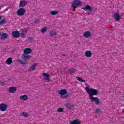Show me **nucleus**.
Here are the masks:
<instances>
[{
    "instance_id": "5701e85b",
    "label": "nucleus",
    "mask_w": 124,
    "mask_h": 124,
    "mask_svg": "<svg viewBox=\"0 0 124 124\" xmlns=\"http://www.w3.org/2000/svg\"><path fill=\"white\" fill-rule=\"evenodd\" d=\"M20 115L23 118H28L30 116L27 112H23L20 114Z\"/></svg>"
},
{
    "instance_id": "473e14b6",
    "label": "nucleus",
    "mask_w": 124,
    "mask_h": 124,
    "mask_svg": "<svg viewBox=\"0 0 124 124\" xmlns=\"http://www.w3.org/2000/svg\"><path fill=\"white\" fill-rule=\"evenodd\" d=\"M75 9H76V8H73V12H74V11H75Z\"/></svg>"
},
{
    "instance_id": "dca6fc26",
    "label": "nucleus",
    "mask_w": 124,
    "mask_h": 124,
    "mask_svg": "<svg viewBox=\"0 0 124 124\" xmlns=\"http://www.w3.org/2000/svg\"><path fill=\"white\" fill-rule=\"evenodd\" d=\"M113 17L117 21H120V20H121V16H120V15L117 13L113 15Z\"/></svg>"
},
{
    "instance_id": "aec40b11",
    "label": "nucleus",
    "mask_w": 124,
    "mask_h": 124,
    "mask_svg": "<svg viewBox=\"0 0 124 124\" xmlns=\"http://www.w3.org/2000/svg\"><path fill=\"white\" fill-rule=\"evenodd\" d=\"M19 98L21 100H24V101H27L28 100V96L27 95H20Z\"/></svg>"
},
{
    "instance_id": "7ed1b4c3",
    "label": "nucleus",
    "mask_w": 124,
    "mask_h": 124,
    "mask_svg": "<svg viewBox=\"0 0 124 124\" xmlns=\"http://www.w3.org/2000/svg\"><path fill=\"white\" fill-rule=\"evenodd\" d=\"M83 2L82 1L78 0H75L73 1L71 7L72 8H77L78 6H79V5H82Z\"/></svg>"
},
{
    "instance_id": "4468645a",
    "label": "nucleus",
    "mask_w": 124,
    "mask_h": 124,
    "mask_svg": "<svg viewBox=\"0 0 124 124\" xmlns=\"http://www.w3.org/2000/svg\"><path fill=\"white\" fill-rule=\"evenodd\" d=\"M65 106L68 110H71L72 108H74V106L70 103H67L65 104Z\"/></svg>"
},
{
    "instance_id": "9b49d317",
    "label": "nucleus",
    "mask_w": 124,
    "mask_h": 124,
    "mask_svg": "<svg viewBox=\"0 0 124 124\" xmlns=\"http://www.w3.org/2000/svg\"><path fill=\"white\" fill-rule=\"evenodd\" d=\"M14 38H18L20 37V32L18 31H14L12 33Z\"/></svg>"
},
{
    "instance_id": "6ab92c4d",
    "label": "nucleus",
    "mask_w": 124,
    "mask_h": 124,
    "mask_svg": "<svg viewBox=\"0 0 124 124\" xmlns=\"http://www.w3.org/2000/svg\"><path fill=\"white\" fill-rule=\"evenodd\" d=\"M70 124H81V122L78 119H76L70 121Z\"/></svg>"
},
{
    "instance_id": "e433bc0d",
    "label": "nucleus",
    "mask_w": 124,
    "mask_h": 124,
    "mask_svg": "<svg viewBox=\"0 0 124 124\" xmlns=\"http://www.w3.org/2000/svg\"><path fill=\"white\" fill-rule=\"evenodd\" d=\"M63 56H65V54H63Z\"/></svg>"
},
{
    "instance_id": "c756f323",
    "label": "nucleus",
    "mask_w": 124,
    "mask_h": 124,
    "mask_svg": "<svg viewBox=\"0 0 124 124\" xmlns=\"http://www.w3.org/2000/svg\"><path fill=\"white\" fill-rule=\"evenodd\" d=\"M95 112L96 114H99V113H100V108H96L95 110Z\"/></svg>"
},
{
    "instance_id": "1a4fd4ad",
    "label": "nucleus",
    "mask_w": 124,
    "mask_h": 124,
    "mask_svg": "<svg viewBox=\"0 0 124 124\" xmlns=\"http://www.w3.org/2000/svg\"><path fill=\"white\" fill-rule=\"evenodd\" d=\"M81 9H83V10H84L85 11H91V12H93V7H91L90 5H86L85 7L82 8Z\"/></svg>"
},
{
    "instance_id": "72a5a7b5",
    "label": "nucleus",
    "mask_w": 124,
    "mask_h": 124,
    "mask_svg": "<svg viewBox=\"0 0 124 124\" xmlns=\"http://www.w3.org/2000/svg\"><path fill=\"white\" fill-rule=\"evenodd\" d=\"M29 40H31V37H29Z\"/></svg>"
},
{
    "instance_id": "6e6552de",
    "label": "nucleus",
    "mask_w": 124,
    "mask_h": 124,
    "mask_svg": "<svg viewBox=\"0 0 124 124\" xmlns=\"http://www.w3.org/2000/svg\"><path fill=\"white\" fill-rule=\"evenodd\" d=\"M17 91V88L15 86H12L9 88L8 92L10 93H15Z\"/></svg>"
},
{
    "instance_id": "bb28decb",
    "label": "nucleus",
    "mask_w": 124,
    "mask_h": 124,
    "mask_svg": "<svg viewBox=\"0 0 124 124\" xmlns=\"http://www.w3.org/2000/svg\"><path fill=\"white\" fill-rule=\"evenodd\" d=\"M76 71V69H72L70 70L69 73H70V75H72V74H73V73H75Z\"/></svg>"
},
{
    "instance_id": "4c0bfd02",
    "label": "nucleus",
    "mask_w": 124,
    "mask_h": 124,
    "mask_svg": "<svg viewBox=\"0 0 124 124\" xmlns=\"http://www.w3.org/2000/svg\"><path fill=\"white\" fill-rule=\"evenodd\" d=\"M123 112H124V110H123Z\"/></svg>"
},
{
    "instance_id": "f8f14e48",
    "label": "nucleus",
    "mask_w": 124,
    "mask_h": 124,
    "mask_svg": "<svg viewBox=\"0 0 124 124\" xmlns=\"http://www.w3.org/2000/svg\"><path fill=\"white\" fill-rule=\"evenodd\" d=\"M83 36L85 38H90L92 36V34L89 31H86L83 33Z\"/></svg>"
},
{
    "instance_id": "a211bd4d",
    "label": "nucleus",
    "mask_w": 124,
    "mask_h": 124,
    "mask_svg": "<svg viewBox=\"0 0 124 124\" xmlns=\"http://www.w3.org/2000/svg\"><path fill=\"white\" fill-rule=\"evenodd\" d=\"M36 65H37V64L35 63L30 66L29 69V71H34L36 68Z\"/></svg>"
},
{
    "instance_id": "4be33fe9",
    "label": "nucleus",
    "mask_w": 124,
    "mask_h": 124,
    "mask_svg": "<svg viewBox=\"0 0 124 124\" xmlns=\"http://www.w3.org/2000/svg\"><path fill=\"white\" fill-rule=\"evenodd\" d=\"M12 62H13L12 61V58L11 57H9L7 60H6V63L8 64V65H10Z\"/></svg>"
},
{
    "instance_id": "f257e3e1",
    "label": "nucleus",
    "mask_w": 124,
    "mask_h": 124,
    "mask_svg": "<svg viewBox=\"0 0 124 124\" xmlns=\"http://www.w3.org/2000/svg\"><path fill=\"white\" fill-rule=\"evenodd\" d=\"M85 91L88 93L89 98L91 102H94L95 105H99L100 101L98 97H93V95H97L98 94V91L93 88L89 89V87H86L85 88Z\"/></svg>"
},
{
    "instance_id": "39448f33",
    "label": "nucleus",
    "mask_w": 124,
    "mask_h": 124,
    "mask_svg": "<svg viewBox=\"0 0 124 124\" xmlns=\"http://www.w3.org/2000/svg\"><path fill=\"white\" fill-rule=\"evenodd\" d=\"M25 13H26V10L21 8L18 9L16 14L18 16H23L25 15Z\"/></svg>"
},
{
    "instance_id": "2eb2a0df",
    "label": "nucleus",
    "mask_w": 124,
    "mask_h": 124,
    "mask_svg": "<svg viewBox=\"0 0 124 124\" xmlns=\"http://www.w3.org/2000/svg\"><path fill=\"white\" fill-rule=\"evenodd\" d=\"M43 76L45 77V81H50V75L49 74H47L46 73H42Z\"/></svg>"
},
{
    "instance_id": "9d476101",
    "label": "nucleus",
    "mask_w": 124,
    "mask_h": 124,
    "mask_svg": "<svg viewBox=\"0 0 124 124\" xmlns=\"http://www.w3.org/2000/svg\"><path fill=\"white\" fill-rule=\"evenodd\" d=\"M28 3V1L25 0H21L19 4V7H25L27 4Z\"/></svg>"
},
{
    "instance_id": "f3484780",
    "label": "nucleus",
    "mask_w": 124,
    "mask_h": 124,
    "mask_svg": "<svg viewBox=\"0 0 124 124\" xmlns=\"http://www.w3.org/2000/svg\"><path fill=\"white\" fill-rule=\"evenodd\" d=\"M84 55L85 57H87V58H91L92 55V51L89 50H87L85 52Z\"/></svg>"
},
{
    "instance_id": "20e7f679",
    "label": "nucleus",
    "mask_w": 124,
    "mask_h": 124,
    "mask_svg": "<svg viewBox=\"0 0 124 124\" xmlns=\"http://www.w3.org/2000/svg\"><path fill=\"white\" fill-rule=\"evenodd\" d=\"M59 94L60 95H61V97L64 99L68 97V95L67 94V91L65 89L61 90L59 92Z\"/></svg>"
},
{
    "instance_id": "ddd939ff",
    "label": "nucleus",
    "mask_w": 124,
    "mask_h": 124,
    "mask_svg": "<svg viewBox=\"0 0 124 124\" xmlns=\"http://www.w3.org/2000/svg\"><path fill=\"white\" fill-rule=\"evenodd\" d=\"M8 38V34L6 33H2L0 35V39L1 40H5V39H7Z\"/></svg>"
},
{
    "instance_id": "393cba45",
    "label": "nucleus",
    "mask_w": 124,
    "mask_h": 124,
    "mask_svg": "<svg viewBox=\"0 0 124 124\" xmlns=\"http://www.w3.org/2000/svg\"><path fill=\"white\" fill-rule=\"evenodd\" d=\"M76 79L78 81H79V82L81 83H85V82H86V80L82 79L81 77H76Z\"/></svg>"
},
{
    "instance_id": "2f4dec72",
    "label": "nucleus",
    "mask_w": 124,
    "mask_h": 124,
    "mask_svg": "<svg viewBox=\"0 0 124 124\" xmlns=\"http://www.w3.org/2000/svg\"><path fill=\"white\" fill-rule=\"evenodd\" d=\"M4 84V82H0V85L1 86H3Z\"/></svg>"
},
{
    "instance_id": "0eeeda50",
    "label": "nucleus",
    "mask_w": 124,
    "mask_h": 124,
    "mask_svg": "<svg viewBox=\"0 0 124 124\" xmlns=\"http://www.w3.org/2000/svg\"><path fill=\"white\" fill-rule=\"evenodd\" d=\"M27 32H28L27 31V30L23 29L21 32H19V37H21V38H25L27 35Z\"/></svg>"
},
{
    "instance_id": "7c9ffc66",
    "label": "nucleus",
    "mask_w": 124,
    "mask_h": 124,
    "mask_svg": "<svg viewBox=\"0 0 124 124\" xmlns=\"http://www.w3.org/2000/svg\"><path fill=\"white\" fill-rule=\"evenodd\" d=\"M39 22H40L39 19L36 18V20L34 21V23L35 24H38L39 23Z\"/></svg>"
},
{
    "instance_id": "412c9836",
    "label": "nucleus",
    "mask_w": 124,
    "mask_h": 124,
    "mask_svg": "<svg viewBox=\"0 0 124 124\" xmlns=\"http://www.w3.org/2000/svg\"><path fill=\"white\" fill-rule=\"evenodd\" d=\"M49 35L51 37L56 36V35H57V32L54 30H51L50 31Z\"/></svg>"
},
{
    "instance_id": "cd10ccee",
    "label": "nucleus",
    "mask_w": 124,
    "mask_h": 124,
    "mask_svg": "<svg viewBox=\"0 0 124 124\" xmlns=\"http://www.w3.org/2000/svg\"><path fill=\"white\" fill-rule=\"evenodd\" d=\"M63 108H59L57 109V112H59L60 113H62V112H64Z\"/></svg>"
},
{
    "instance_id": "f704fd0d",
    "label": "nucleus",
    "mask_w": 124,
    "mask_h": 124,
    "mask_svg": "<svg viewBox=\"0 0 124 124\" xmlns=\"http://www.w3.org/2000/svg\"><path fill=\"white\" fill-rule=\"evenodd\" d=\"M1 18H2V16H0V20H1Z\"/></svg>"
},
{
    "instance_id": "c9c22d12",
    "label": "nucleus",
    "mask_w": 124,
    "mask_h": 124,
    "mask_svg": "<svg viewBox=\"0 0 124 124\" xmlns=\"http://www.w3.org/2000/svg\"><path fill=\"white\" fill-rule=\"evenodd\" d=\"M1 32L0 31V36L1 35Z\"/></svg>"
},
{
    "instance_id": "a878e982",
    "label": "nucleus",
    "mask_w": 124,
    "mask_h": 124,
    "mask_svg": "<svg viewBox=\"0 0 124 124\" xmlns=\"http://www.w3.org/2000/svg\"><path fill=\"white\" fill-rule=\"evenodd\" d=\"M57 13H59L58 11H51L50 12V15H57Z\"/></svg>"
},
{
    "instance_id": "f03ea898",
    "label": "nucleus",
    "mask_w": 124,
    "mask_h": 124,
    "mask_svg": "<svg viewBox=\"0 0 124 124\" xmlns=\"http://www.w3.org/2000/svg\"><path fill=\"white\" fill-rule=\"evenodd\" d=\"M24 54L21 56V59H18V62L22 63V64H25L27 63V61H29L31 58V56L29 54H31L32 50L31 48H26L24 49Z\"/></svg>"
},
{
    "instance_id": "b1692460",
    "label": "nucleus",
    "mask_w": 124,
    "mask_h": 124,
    "mask_svg": "<svg viewBox=\"0 0 124 124\" xmlns=\"http://www.w3.org/2000/svg\"><path fill=\"white\" fill-rule=\"evenodd\" d=\"M47 30H48V28L47 27H44L40 30V31L42 33H45L47 31Z\"/></svg>"
},
{
    "instance_id": "c85d7f7f",
    "label": "nucleus",
    "mask_w": 124,
    "mask_h": 124,
    "mask_svg": "<svg viewBox=\"0 0 124 124\" xmlns=\"http://www.w3.org/2000/svg\"><path fill=\"white\" fill-rule=\"evenodd\" d=\"M4 23H6L5 18H3L2 20L0 21V25H2V24H4Z\"/></svg>"
},
{
    "instance_id": "423d86ee",
    "label": "nucleus",
    "mask_w": 124,
    "mask_h": 124,
    "mask_svg": "<svg viewBox=\"0 0 124 124\" xmlns=\"http://www.w3.org/2000/svg\"><path fill=\"white\" fill-rule=\"evenodd\" d=\"M7 105L4 103H1L0 104V110L2 112H5L7 110Z\"/></svg>"
}]
</instances>
